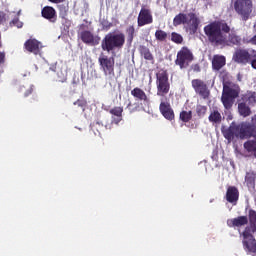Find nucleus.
<instances>
[{
	"mask_svg": "<svg viewBox=\"0 0 256 256\" xmlns=\"http://www.w3.org/2000/svg\"><path fill=\"white\" fill-rule=\"evenodd\" d=\"M11 27H17L18 29H21V27H23V22H21L19 20V17L14 18L11 22H10Z\"/></svg>",
	"mask_w": 256,
	"mask_h": 256,
	"instance_id": "f704fd0d",
	"label": "nucleus"
},
{
	"mask_svg": "<svg viewBox=\"0 0 256 256\" xmlns=\"http://www.w3.org/2000/svg\"><path fill=\"white\" fill-rule=\"evenodd\" d=\"M140 53L146 61H153V55L151 54V51H149V48L147 47H141Z\"/></svg>",
	"mask_w": 256,
	"mask_h": 256,
	"instance_id": "c756f323",
	"label": "nucleus"
},
{
	"mask_svg": "<svg viewBox=\"0 0 256 256\" xmlns=\"http://www.w3.org/2000/svg\"><path fill=\"white\" fill-rule=\"evenodd\" d=\"M42 47L43 46L41 45V42L35 39H30L25 42V49L34 55H39V53H41Z\"/></svg>",
	"mask_w": 256,
	"mask_h": 256,
	"instance_id": "2eb2a0df",
	"label": "nucleus"
},
{
	"mask_svg": "<svg viewBox=\"0 0 256 256\" xmlns=\"http://www.w3.org/2000/svg\"><path fill=\"white\" fill-rule=\"evenodd\" d=\"M212 67L215 71H219L222 67H225V58L224 56L215 55L212 60Z\"/></svg>",
	"mask_w": 256,
	"mask_h": 256,
	"instance_id": "4be33fe9",
	"label": "nucleus"
},
{
	"mask_svg": "<svg viewBox=\"0 0 256 256\" xmlns=\"http://www.w3.org/2000/svg\"><path fill=\"white\" fill-rule=\"evenodd\" d=\"M159 109L161 115H163L164 119H167V121H173V119H175V112L169 102L161 100Z\"/></svg>",
	"mask_w": 256,
	"mask_h": 256,
	"instance_id": "f8f14e48",
	"label": "nucleus"
},
{
	"mask_svg": "<svg viewBox=\"0 0 256 256\" xmlns=\"http://www.w3.org/2000/svg\"><path fill=\"white\" fill-rule=\"evenodd\" d=\"M171 39L174 43H183V36H181V34L173 32L171 35Z\"/></svg>",
	"mask_w": 256,
	"mask_h": 256,
	"instance_id": "72a5a7b5",
	"label": "nucleus"
},
{
	"mask_svg": "<svg viewBox=\"0 0 256 256\" xmlns=\"http://www.w3.org/2000/svg\"><path fill=\"white\" fill-rule=\"evenodd\" d=\"M239 97V91L234 88H230L227 85L223 87L222 103L225 109H231L233 107V99Z\"/></svg>",
	"mask_w": 256,
	"mask_h": 256,
	"instance_id": "1a4fd4ad",
	"label": "nucleus"
},
{
	"mask_svg": "<svg viewBox=\"0 0 256 256\" xmlns=\"http://www.w3.org/2000/svg\"><path fill=\"white\" fill-rule=\"evenodd\" d=\"M247 223H249V218H247V216H239L227 220L228 227H244Z\"/></svg>",
	"mask_w": 256,
	"mask_h": 256,
	"instance_id": "f3484780",
	"label": "nucleus"
},
{
	"mask_svg": "<svg viewBox=\"0 0 256 256\" xmlns=\"http://www.w3.org/2000/svg\"><path fill=\"white\" fill-rule=\"evenodd\" d=\"M74 105H76L77 107H81L83 109V107H85V101L77 100L76 102H74Z\"/></svg>",
	"mask_w": 256,
	"mask_h": 256,
	"instance_id": "a19ab883",
	"label": "nucleus"
},
{
	"mask_svg": "<svg viewBox=\"0 0 256 256\" xmlns=\"http://www.w3.org/2000/svg\"><path fill=\"white\" fill-rule=\"evenodd\" d=\"M227 44L225 45H239L241 43V37L237 36L235 33L229 34L227 38Z\"/></svg>",
	"mask_w": 256,
	"mask_h": 256,
	"instance_id": "c85d7f7f",
	"label": "nucleus"
},
{
	"mask_svg": "<svg viewBox=\"0 0 256 256\" xmlns=\"http://www.w3.org/2000/svg\"><path fill=\"white\" fill-rule=\"evenodd\" d=\"M192 113L191 111H182L180 113V119L184 123H188V121H191Z\"/></svg>",
	"mask_w": 256,
	"mask_h": 256,
	"instance_id": "7c9ffc66",
	"label": "nucleus"
},
{
	"mask_svg": "<svg viewBox=\"0 0 256 256\" xmlns=\"http://www.w3.org/2000/svg\"><path fill=\"white\" fill-rule=\"evenodd\" d=\"M100 67L104 73L106 81H113L115 79V59L113 57H107L101 54L98 58Z\"/></svg>",
	"mask_w": 256,
	"mask_h": 256,
	"instance_id": "39448f33",
	"label": "nucleus"
},
{
	"mask_svg": "<svg viewBox=\"0 0 256 256\" xmlns=\"http://www.w3.org/2000/svg\"><path fill=\"white\" fill-rule=\"evenodd\" d=\"M226 201L232 205H237V201H239V190L236 187H228L226 192Z\"/></svg>",
	"mask_w": 256,
	"mask_h": 256,
	"instance_id": "dca6fc26",
	"label": "nucleus"
},
{
	"mask_svg": "<svg viewBox=\"0 0 256 256\" xmlns=\"http://www.w3.org/2000/svg\"><path fill=\"white\" fill-rule=\"evenodd\" d=\"M81 39L84 43H87L88 45H95V43H97L95 36H93V34L89 31L82 32Z\"/></svg>",
	"mask_w": 256,
	"mask_h": 256,
	"instance_id": "5701e85b",
	"label": "nucleus"
},
{
	"mask_svg": "<svg viewBox=\"0 0 256 256\" xmlns=\"http://www.w3.org/2000/svg\"><path fill=\"white\" fill-rule=\"evenodd\" d=\"M253 233L255 232H252L251 228H245L244 232L241 234L244 251H246V253H256V240L253 237Z\"/></svg>",
	"mask_w": 256,
	"mask_h": 256,
	"instance_id": "6e6552de",
	"label": "nucleus"
},
{
	"mask_svg": "<svg viewBox=\"0 0 256 256\" xmlns=\"http://www.w3.org/2000/svg\"><path fill=\"white\" fill-rule=\"evenodd\" d=\"M156 79L157 95L158 97H165V95L169 93L170 89L169 76H167V72H158L156 74Z\"/></svg>",
	"mask_w": 256,
	"mask_h": 256,
	"instance_id": "0eeeda50",
	"label": "nucleus"
},
{
	"mask_svg": "<svg viewBox=\"0 0 256 256\" xmlns=\"http://www.w3.org/2000/svg\"><path fill=\"white\" fill-rule=\"evenodd\" d=\"M256 127V115L252 118V125L249 122H242L237 124L232 122L229 127L222 126L221 131L228 143L237 141V139H247L253 136V131Z\"/></svg>",
	"mask_w": 256,
	"mask_h": 256,
	"instance_id": "f257e3e1",
	"label": "nucleus"
},
{
	"mask_svg": "<svg viewBox=\"0 0 256 256\" xmlns=\"http://www.w3.org/2000/svg\"><path fill=\"white\" fill-rule=\"evenodd\" d=\"M252 52H253V54H252V59L253 60H250V63L252 65L253 69H256V51L253 50Z\"/></svg>",
	"mask_w": 256,
	"mask_h": 256,
	"instance_id": "ea45409f",
	"label": "nucleus"
},
{
	"mask_svg": "<svg viewBox=\"0 0 256 256\" xmlns=\"http://www.w3.org/2000/svg\"><path fill=\"white\" fill-rule=\"evenodd\" d=\"M253 54H250L247 50H236L233 55V61L236 63H240L242 65H247V63H251V59Z\"/></svg>",
	"mask_w": 256,
	"mask_h": 256,
	"instance_id": "9b49d317",
	"label": "nucleus"
},
{
	"mask_svg": "<svg viewBox=\"0 0 256 256\" xmlns=\"http://www.w3.org/2000/svg\"><path fill=\"white\" fill-rule=\"evenodd\" d=\"M150 23H153V16L151 15V12L142 8L138 15V27L150 25Z\"/></svg>",
	"mask_w": 256,
	"mask_h": 256,
	"instance_id": "ddd939ff",
	"label": "nucleus"
},
{
	"mask_svg": "<svg viewBox=\"0 0 256 256\" xmlns=\"http://www.w3.org/2000/svg\"><path fill=\"white\" fill-rule=\"evenodd\" d=\"M243 100L248 103V105H255L256 103V93L255 92H247L243 95Z\"/></svg>",
	"mask_w": 256,
	"mask_h": 256,
	"instance_id": "bb28decb",
	"label": "nucleus"
},
{
	"mask_svg": "<svg viewBox=\"0 0 256 256\" xmlns=\"http://www.w3.org/2000/svg\"><path fill=\"white\" fill-rule=\"evenodd\" d=\"M131 95L135 97L137 101H143L144 103H149V101L147 100V94H145V92L140 88H134L131 91Z\"/></svg>",
	"mask_w": 256,
	"mask_h": 256,
	"instance_id": "aec40b11",
	"label": "nucleus"
},
{
	"mask_svg": "<svg viewBox=\"0 0 256 256\" xmlns=\"http://www.w3.org/2000/svg\"><path fill=\"white\" fill-rule=\"evenodd\" d=\"M231 28L223 22H212L204 27V33L213 45L225 47L229 42L227 41V33Z\"/></svg>",
	"mask_w": 256,
	"mask_h": 256,
	"instance_id": "f03ea898",
	"label": "nucleus"
},
{
	"mask_svg": "<svg viewBox=\"0 0 256 256\" xmlns=\"http://www.w3.org/2000/svg\"><path fill=\"white\" fill-rule=\"evenodd\" d=\"M250 225L246 229H250L252 233L256 232V212L255 210L249 211Z\"/></svg>",
	"mask_w": 256,
	"mask_h": 256,
	"instance_id": "b1692460",
	"label": "nucleus"
},
{
	"mask_svg": "<svg viewBox=\"0 0 256 256\" xmlns=\"http://www.w3.org/2000/svg\"><path fill=\"white\" fill-rule=\"evenodd\" d=\"M249 43H251L252 45H256V35L249 40Z\"/></svg>",
	"mask_w": 256,
	"mask_h": 256,
	"instance_id": "37998d69",
	"label": "nucleus"
},
{
	"mask_svg": "<svg viewBox=\"0 0 256 256\" xmlns=\"http://www.w3.org/2000/svg\"><path fill=\"white\" fill-rule=\"evenodd\" d=\"M20 92L24 93V97H29L33 93V85L29 86H21L20 87Z\"/></svg>",
	"mask_w": 256,
	"mask_h": 256,
	"instance_id": "2f4dec72",
	"label": "nucleus"
},
{
	"mask_svg": "<svg viewBox=\"0 0 256 256\" xmlns=\"http://www.w3.org/2000/svg\"><path fill=\"white\" fill-rule=\"evenodd\" d=\"M20 13H21V12L19 11V12H18V15H19Z\"/></svg>",
	"mask_w": 256,
	"mask_h": 256,
	"instance_id": "a18cd8bd",
	"label": "nucleus"
},
{
	"mask_svg": "<svg viewBox=\"0 0 256 256\" xmlns=\"http://www.w3.org/2000/svg\"><path fill=\"white\" fill-rule=\"evenodd\" d=\"M184 25L186 31L190 33V35H195L197 33V28L199 27V18L193 13L189 14H178L174 18V25Z\"/></svg>",
	"mask_w": 256,
	"mask_h": 256,
	"instance_id": "7ed1b4c3",
	"label": "nucleus"
},
{
	"mask_svg": "<svg viewBox=\"0 0 256 256\" xmlns=\"http://www.w3.org/2000/svg\"><path fill=\"white\" fill-rule=\"evenodd\" d=\"M193 61V53L187 47H183L177 53L176 65H179L180 69H185L189 67V63Z\"/></svg>",
	"mask_w": 256,
	"mask_h": 256,
	"instance_id": "9d476101",
	"label": "nucleus"
},
{
	"mask_svg": "<svg viewBox=\"0 0 256 256\" xmlns=\"http://www.w3.org/2000/svg\"><path fill=\"white\" fill-rule=\"evenodd\" d=\"M125 45V35L122 33H110L102 40L101 47L103 51H113V49H121Z\"/></svg>",
	"mask_w": 256,
	"mask_h": 256,
	"instance_id": "20e7f679",
	"label": "nucleus"
},
{
	"mask_svg": "<svg viewBox=\"0 0 256 256\" xmlns=\"http://www.w3.org/2000/svg\"><path fill=\"white\" fill-rule=\"evenodd\" d=\"M196 113L199 115V117H203V115L207 113V107L198 105L196 108Z\"/></svg>",
	"mask_w": 256,
	"mask_h": 256,
	"instance_id": "e433bc0d",
	"label": "nucleus"
},
{
	"mask_svg": "<svg viewBox=\"0 0 256 256\" xmlns=\"http://www.w3.org/2000/svg\"><path fill=\"white\" fill-rule=\"evenodd\" d=\"M254 157L256 158V155Z\"/></svg>",
	"mask_w": 256,
	"mask_h": 256,
	"instance_id": "49530a36",
	"label": "nucleus"
},
{
	"mask_svg": "<svg viewBox=\"0 0 256 256\" xmlns=\"http://www.w3.org/2000/svg\"><path fill=\"white\" fill-rule=\"evenodd\" d=\"M245 181L248 189H255V173L253 172L246 173Z\"/></svg>",
	"mask_w": 256,
	"mask_h": 256,
	"instance_id": "393cba45",
	"label": "nucleus"
},
{
	"mask_svg": "<svg viewBox=\"0 0 256 256\" xmlns=\"http://www.w3.org/2000/svg\"><path fill=\"white\" fill-rule=\"evenodd\" d=\"M5 63V54L4 52H0V65H3Z\"/></svg>",
	"mask_w": 256,
	"mask_h": 256,
	"instance_id": "79ce46f5",
	"label": "nucleus"
},
{
	"mask_svg": "<svg viewBox=\"0 0 256 256\" xmlns=\"http://www.w3.org/2000/svg\"><path fill=\"white\" fill-rule=\"evenodd\" d=\"M58 79L59 81H61L63 83V81H65V79H67V70H63L60 73L58 72Z\"/></svg>",
	"mask_w": 256,
	"mask_h": 256,
	"instance_id": "58836bf2",
	"label": "nucleus"
},
{
	"mask_svg": "<svg viewBox=\"0 0 256 256\" xmlns=\"http://www.w3.org/2000/svg\"><path fill=\"white\" fill-rule=\"evenodd\" d=\"M112 115V123L115 125H119L121 121H123V108L122 107H114L110 110Z\"/></svg>",
	"mask_w": 256,
	"mask_h": 256,
	"instance_id": "a211bd4d",
	"label": "nucleus"
},
{
	"mask_svg": "<svg viewBox=\"0 0 256 256\" xmlns=\"http://www.w3.org/2000/svg\"><path fill=\"white\" fill-rule=\"evenodd\" d=\"M128 41H133V35H135V27L130 26L127 28Z\"/></svg>",
	"mask_w": 256,
	"mask_h": 256,
	"instance_id": "4c0bfd02",
	"label": "nucleus"
},
{
	"mask_svg": "<svg viewBox=\"0 0 256 256\" xmlns=\"http://www.w3.org/2000/svg\"><path fill=\"white\" fill-rule=\"evenodd\" d=\"M155 37L158 41H165V39H167V32L163 30H157L155 32Z\"/></svg>",
	"mask_w": 256,
	"mask_h": 256,
	"instance_id": "473e14b6",
	"label": "nucleus"
},
{
	"mask_svg": "<svg viewBox=\"0 0 256 256\" xmlns=\"http://www.w3.org/2000/svg\"><path fill=\"white\" fill-rule=\"evenodd\" d=\"M9 21V14L0 11V24L3 25Z\"/></svg>",
	"mask_w": 256,
	"mask_h": 256,
	"instance_id": "c9c22d12",
	"label": "nucleus"
},
{
	"mask_svg": "<svg viewBox=\"0 0 256 256\" xmlns=\"http://www.w3.org/2000/svg\"><path fill=\"white\" fill-rule=\"evenodd\" d=\"M51 3H63L65 0H49Z\"/></svg>",
	"mask_w": 256,
	"mask_h": 256,
	"instance_id": "c03bdc74",
	"label": "nucleus"
},
{
	"mask_svg": "<svg viewBox=\"0 0 256 256\" xmlns=\"http://www.w3.org/2000/svg\"><path fill=\"white\" fill-rule=\"evenodd\" d=\"M238 111L242 117H249L251 115V108L245 103L238 104Z\"/></svg>",
	"mask_w": 256,
	"mask_h": 256,
	"instance_id": "a878e982",
	"label": "nucleus"
},
{
	"mask_svg": "<svg viewBox=\"0 0 256 256\" xmlns=\"http://www.w3.org/2000/svg\"><path fill=\"white\" fill-rule=\"evenodd\" d=\"M192 87L198 93L201 95V97H206L209 96V91L207 90V85H205V82L199 79H194L192 80Z\"/></svg>",
	"mask_w": 256,
	"mask_h": 256,
	"instance_id": "4468645a",
	"label": "nucleus"
},
{
	"mask_svg": "<svg viewBox=\"0 0 256 256\" xmlns=\"http://www.w3.org/2000/svg\"><path fill=\"white\" fill-rule=\"evenodd\" d=\"M244 151H246L245 157H251V155H256V136L254 140H248L244 143Z\"/></svg>",
	"mask_w": 256,
	"mask_h": 256,
	"instance_id": "6ab92c4d",
	"label": "nucleus"
},
{
	"mask_svg": "<svg viewBox=\"0 0 256 256\" xmlns=\"http://www.w3.org/2000/svg\"><path fill=\"white\" fill-rule=\"evenodd\" d=\"M208 119L210 123H213V125H219L223 117L221 116V113L219 112V110L212 109Z\"/></svg>",
	"mask_w": 256,
	"mask_h": 256,
	"instance_id": "412c9836",
	"label": "nucleus"
},
{
	"mask_svg": "<svg viewBox=\"0 0 256 256\" xmlns=\"http://www.w3.org/2000/svg\"><path fill=\"white\" fill-rule=\"evenodd\" d=\"M42 17H44L45 19H53L55 17V9L49 6L43 8Z\"/></svg>",
	"mask_w": 256,
	"mask_h": 256,
	"instance_id": "cd10ccee",
	"label": "nucleus"
},
{
	"mask_svg": "<svg viewBox=\"0 0 256 256\" xmlns=\"http://www.w3.org/2000/svg\"><path fill=\"white\" fill-rule=\"evenodd\" d=\"M234 10L242 21H247L253 12V2L251 0H234Z\"/></svg>",
	"mask_w": 256,
	"mask_h": 256,
	"instance_id": "423d86ee",
	"label": "nucleus"
}]
</instances>
